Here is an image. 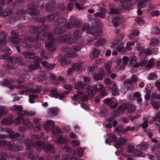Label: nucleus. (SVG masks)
<instances>
[{"instance_id":"3c124183","label":"nucleus","mask_w":160,"mask_h":160,"mask_svg":"<svg viewBox=\"0 0 160 160\" xmlns=\"http://www.w3.org/2000/svg\"><path fill=\"white\" fill-rule=\"evenodd\" d=\"M134 96L137 98V101L138 102H140L142 101V98L141 97V94L138 92H135L134 94Z\"/></svg>"},{"instance_id":"e2e57ef3","label":"nucleus","mask_w":160,"mask_h":160,"mask_svg":"<svg viewBox=\"0 0 160 160\" xmlns=\"http://www.w3.org/2000/svg\"><path fill=\"white\" fill-rule=\"evenodd\" d=\"M152 31L153 33L158 34L160 33V29L158 27H154L152 28Z\"/></svg>"},{"instance_id":"f3484780","label":"nucleus","mask_w":160,"mask_h":160,"mask_svg":"<svg viewBox=\"0 0 160 160\" xmlns=\"http://www.w3.org/2000/svg\"><path fill=\"white\" fill-rule=\"evenodd\" d=\"M74 86L76 89L82 91V90L86 87V84L82 82H78L74 84Z\"/></svg>"},{"instance_id":"393cba45","label":"nucleus","mask_w":160,"mask_h":160,"mask_svg":"<svg viewBox=\"0 0 160 160\" xmlns=\"http://www.w3.org/2000/svg\"><path fill=\"white\" fill-rule=\"evenodd\" d=\"M112 65V62L110 61H108L105 64V69L108 74H111L112 72L111 70Z\"/></svg>"},{"instance_id":"c03bdc74","label":"nucleus","mask_w":160,"mask_h":160,"mask_svg":"<svg viewBox=\"0 0 160 160\" xmlns=\"http://www.w3.org/2000/svg\"><path fill=\"white\" fill-rule=\"evenodd\" d=\"M137 49L139 53L141 54L144 53L145 49L143 47H141V45L140 44H138L137 45Z\"/></svg>"},{"instance_id":"1a4fd4ad","label":"nucleus","mask_w":160,"mask_h":160,"mask_svg":"<svg viewBox=\"0 0 160 160\" xmlns=\"http://www.w3.org/2000/svg\"><path fill=\"white\" fill-rule=\"evenodd\" d=\"M58 38L60 41H66L69 43H72L74 42V40L71 35L69 34L60 36L58 37Z\"/></svg>"},{"instance_id":"bb28decb","label":"nucleus","mask_w":160,"mask_h":160,"mask_svg":"<svg viewBox=\"0 0 160 160\" xmlns=\"http://www.w3.org/2000/svg\"><path fill=\"white\" fill-rule=\"evenodd\" d=\"M86 92L88 93L90 96L91 97L93 96L95 93V90L94 88L91 86H89L86 89Z\"/></svg>"},{"instance_id":"c85d7f7f","label":"nucleus","mask_w":160,"mask_h":160,"mask_svg":"<svg viewBox=\"0 0 160 160\" xmlns=\"http://www.w3.org/2000/svg\"><path fill=\"white\" fill-rule=\"evenodd\" d=\"M82 66V63L80 61H78L77 62L73 63L71 67L74 69H75L76 71L77 70L78 71Z\"/></svg>"},{"instance_id":"79ce46f5","label":"nucleus","mask_w":160,"mask_h":160,"mask_svg":"<svg viewBox=\"0 0 160 160\" xmlns=\"http://www.w3.org/2000/svg\"><path fill=\"white\" fill-rule=\"evenodd\" d=\"M118 44V45H119ZM117 50L121 53L124 54L126 53L127 52V50L122 46H118L117 48Z\"/></svg>"},{"instance_id":"7c9ffc66","label":"nucleus","mask_w":160,"mask_h":160,"mask_svg":"<svg viewBox=\"0 0 160 160\" xmlns=\"http://www.w3.org/2000/svg\"><path fill=\"white\" fill-rule=\"evenodd\" d=\"M28 154L29 157L32 159H35L38 157V154L34 151H30Z\"/></svg>"},{"instance_id":"774afa93","label":"nucleus","mask_w":160,"mask_h":160,"mask_svg":"<svg viewBox=\"0 0 160 160\" xmlns=\"http://www.w3.org/2000/svg\"><path fill=\"white\" fill-rule=\"evenodd\" d=\"M106 42V41L105 39H102L97 42L95 44V45L97 46H102Z\"/></svg>"},{"instance_id":"ea45409f","label":"nucleus","mask_w":160,"mask_h":160,"mask_svg":"<svg viewBox=\"0 0 160 160\" xmlns=\"http://www.w3.org/2000/svg\"><path fill=\"white\" fill-rule=\"evenodd\" d=\"M124 35L122 33L120 35H118L115 36L113 39L115 41L119 43L120 42L123 38Z\"/></svg>"},{"instance_id":"8fccbe9b","label":"nucleus","mask_w":160,"mask_h":160,"mask_svg":"<svg viewBox=\"0 0 160 160\" xmlns=\"http://www.w3.org/2000/svg\"><path fill=\"white\" fill-rule=\"evenodd\" d=\"M50 95L52 97L56 98L58 95V91L56 89H52L50 91Z\"/></svg>"},{"instance_id":"c756f323","label":"nucleus","mask_w":160,"mask_h":160,"mask_svg":"<svg viewBox=\"0 0 160 160\" xmlns=\"http://www.w3.org/2000/svg\"><path fill=\"white\" fill-rule=\"evenodd\" d=\"M94 79L96 80H99L102 79L104 77V73H100V72L95 73L93 75Z\"/></svg>"},{"instance_id":"7ed1b4c3","label":"nucleus","mask_w":160,"mask_h":160,"mask_svg":"<svg viewBox=\"0 0 160 160\" xmlns=\"http://www.w3.org/2000/svg\"><path fill=\"white\" fill-rule=\"evenodd\" d=\"M83 31H87V32L90 33L97 38L98 37H100L101 35V31L98 28V29L93 27L90 29L89 28V25L87 24H85L83 26L82 28Z\"/></svg>"},{"instance_id":"39448f33","label":"nucleus","mask_w":160,"mask_h":160,"mask_svg":"<svg viewBox=\"0 0 160 160\" xmlns=\"http://www.w3.org/2000/svg\"><path fill=\"white\" fill-rule=\"evenodd\" d=\"M104 82L105 84L108 85L109 88L111 90L113 96L118 95L119 94L117 85L114 81H111L109 79L106 78L105 79Z\"/></svg>"},{"instance_id":"cd10ccee","label":"nucleus","mask_w":160,"mask_h":160,"mask_svg":"<svg viewBox=\"0 0 160 160\" xmlns=\"http://www.w3.org/2000/svg\"><path fill=\"white\" fill-rule=\"evenodd\" d=\"M22 53L25 58L32 59L34 58V55L33 53L28 51L23 52Z\"/></svg>"},{"instance_id":"0eeeda50","label":"nucleus","mask_w":160,"mask_h":160,"mask_svg":"<svg viewBox=\"0 0 160 160\" xmlns=\"http://www.w3.org/2000/svg\"><path fill=\"white\" fill-rule=\"evenodd\" d=\"M108 7L109 9V13L111 14H118L120 12L125 10L126 8L123 5L118 6V8L115 7L112 5H110L108 6Z\"/></svg>"},{"instance_id":"72a5a7b5","label":"nucleus","mask_w":160,"mask_h":160,"mask_svg":"<svg viewBox=\"0 0 160 160\" xmlns=\"http://www.w3.org/2000/svg\"><path fill=\"white\" fill-rule=\"evenodd\" d=\"M81 33L78 30H74L73 32V37L75 40H77L80 38Z\"/></svg>"},{"instance_id":"58836bf2","label":"nucleus","mask_w":160,"mask_h":160,"mask_svg":"<svg viewBox=\"0 0 160 160\" xmlns=\"http://www.w3.org/2000/svg\"><path fill=\"white\" fill-rule=\"evenodd\" d=\"M11 109L13 111L21 112L22 110V108L21 106L15 105L11 107Z\"/></svg>"},{"instance_id":"f704fd0d","label":"nucleus","mask_w":160,"mask_h":160,"mask_svg":"<svg viewBox=\"0 0 160 160\" xmlns=\"http://www.w3.org/2000/svg\"><path fill=\"white\" fill-rule=\"evenodd\" d=\"M23 125H26V126H27L29 129L32 128L33 127V124L28 119H25L24 121L23 122Z\"/></svg>"},{"instance_id":"c9c22d12","label":"nucleus","mask_w":160,"mask_h":160,"mask_svg":"<svg viewBox=\"0 0 160 160\" xmlns=\"http://www.w3.org/2000/svg\"><path fill=\"white\" fill-rule=\"evenodd\" d=\"M123 62H122V68L123 70L125 67L126 66L128 63L129 60V58L126 56H124L122 58Z\"/></svg>"},{"instance_id":"e433bc0d","label":"nucleus","mask_w":160,"mask_h":160,"mask_svg":"<svg viewBox=\"0 0 160 160\" xmlns=\"http://www.w3.org/2000/svg\"><path fill=\"white\" fill-rule=\"evenodd\" d=\"M121 59L120 58H118L116 60V68L118 70H122V63H121Z\"/></svg>"},{"instance_id":"13d9d810","label":"nucleus","mask_w":160,"mask_h":160,"mask_svg":"<svg viewBox=\"0 0 160 160\" xmlns=\"http://www.w3.org/2000/svg\"><path fill=\"white\" fill-rule=\"evenodd\" d=\"M38 29V27L33 26L30 28V32L32 33H34L37 32Z\"/></svg>"},{"instance_id":"f8f14e48","label":"nucleus","mask_w":160,"mask_h":160,"mask_svg":"<svg viewBox=\"0 0 160 160\" xmlns=\"http://www.w3.org/2000/svg\"><path fill=\"white\" fill-rule=\"evenodd\" d=\"M40 62L39 60L34 61L33 64L28 65V68L29 71H31L32 70L37 69L40 68Z\"/></svg>"},{"instance_id":"a19ab883","label":"nucleus","mask_w":160,"mask_h":160,"mask_svg":"<svg viewBox=\"0 0 160 160\" xmlns=\"http://www.w3.org/2000/svg\"><path fill=\"white\" fill-rule=\"evenodd\" d=\"M73 24L71 20V19L69 22H67L66 21V25L65 26V32L66 31V29H71L73 28Z\"/></svg>"},{"instance_id":"a211bd4d","label":"nucleus","mask_w":160,"mask_h":160,"mask_svg":"<svg viewBox=\"0 0 160 160\" xmlns=\"http://www.w3.org/2000/svg\"><path fill=\"white\" fill-rule=\"evenodd\" d=\"M6 32L0 31V46L6 43Z\"/></svg>"},{"instance_id":"2eb2a0df","label":"nucleus","mask_w":160,"mask_h":160,"mask_svg":"<svg viewBox=\"0 0 160 160\" xmlns=\"http://www.w3.org/2000/svg\"><path fill=\"white\" fill-rule=\"evenodd\" d=\"M13 81H8L7 79L4 80L2 82V84L3 85L7 86L10 89H13L15 87L13 84Z\"/></svg>"},{"instance_id":"412c9836","label":"nucleus","mask_w":160,"mask_h":160,"mask_svg":"<svg viewBox=\"0 0 160 160\" xmlns=\"http://www.w3.org/2000/svg\"><path fill=\"white\" fill-rule=\"evenodd\" d=\"M18 117L16 118L15 120V123L16 124H18L21 122L23 124V122L25 120L24 118V115L21 112L18 113Z\"/></svg>"},{"instance_id":"dca6fc26","label":"nucleus","mask_w":160,"mask_h":160,"mask_svg":"<svg viewBox=\"0 0 160 160\" xmlns=\"http://www.w3.org/2000/svg\"><path fill=\"white\" fill-rule=\"evenodd\" d=\"M138 78L135 75H133L131 78H128L124 81V83L126 84H133L136 82Z\"/></svg>"},{"instance_id":"4d7b16f0","label":"nucleus","mask_w":160,"mask_h":160,"mask_svg":"<svg viewBox=\"0 0 160 160\" xmlns=\"http://www.w3.org/2000/svg\"><path fill=\"white\" fill-rule=\"evenodd\" d=\"M119 18L118 17H115L113 18L112 20V23L114 25L115 27H117L119 25Z\"/></svg>"},{"instance_id":"423d86ee","label":"nucleus","mask_w":160,"mask_h":160,"mask_svg":"<svg viewBox=\"0 0 160 160\" xmlns=\"http://www.w3.org/2000/svg\"><path fill=\"white\" fill-rule=\"evenodd\" d=\"M77 94L72 98V99L73 100H76L80 98L81 101H82L86 102L88 101L89 98L86 94H84V92L83 91H77Z\"/></svg>"},{"instance_id":"a18cd8bd","label":"nucleus","mask_w":160,"mask_h":160,"mask_svg":"<svg viewBox=\"0 0 160 160\" xmlns=\"http://www.w3.org/2000/svg\"><path fill=\"white\" fill-rule=\"evenodd\" d=\"M8 112V110L5 107H0V118L1 115L6 114Z\"/></svg>"},{"instance_id":"b1692460","label":"nucleus","mask_w":160,"mask_h":160,"mask_svg":"<svg viewBox=\"0 0 160 160\" xmlns=\"http://www.w3.org/2000/svg\"><path fill=\"white\" fill-rule=\"evenodd\" d=\"M41 87V86H38V88L37 89L36 87H34L32 86H30V88L28 87L27 88H28L26 89V92H36L40 91Z\"/></svg>"},{"instance_id":"f03ea898","label":"nucleus","mask_w":160,"mask_h":160,"mask_svg":"<svg viewBox=\"0 0 160 160\" xmlns=\"http://www.w3.org/2000/svg\"><path fill=\"white\" fill-rule=\"evenodd\" d=\"M0 144L9 151L17 152L22 151L23 149V147L22 146L14 145L11 144L10 142L5 141H1L0 142Z\"/></svg>"},{"instance_id":"338daca9","label":"nucleus","mask_w":160,"mask_h":160,"mask_svg":"<svg viewBox=\"0 0 160 160\" xmlns=\"http://www.w3.org/2000/svg\"><path fill=\"white\" fill-rule=\"evenodd\" d=\"M26 12L23 10L18 9L17 10V14L18 17H17L19 19L21 17L22 15H24L26 14Z\"/></svg>"},{"instance_id":"5fc2aeb1","label":"nucleus","mask_w":160,"mask_h":160,"mask_svg":"<svg viewBox=\"0 0 160 160\" xmlns=\"http://www.w3.org/2000/svg\"><path fill=\"white\" fill-rule=\"evenodd\" d=\"M135 21L140 25H143L144 24V21L143 19L141 17H138L136 18Z\"/></svg>"},{"instance_id":"0e129e2a","label":"nucleus","mask_w":160,"mask_h":160,"mask_svg":"<svg viewBox=\"0 0 160 160\" xmlns=\"http://www.w3.org/2000/svg\"><path fill=\"white\" fill-rule=\"evenodd\" d=\"M94 89L95 91H97L101 90H102L103 88V85L100 84H98V85H94Z\"/></svg>"},{"instance_id":"473e14b6","label":"nucleus","mask_w":160,"mask_h":160,"mask_svg":"<svg viewBox=\"0 0 160 160\" xmlns=\"http://www.w3.org/2000/svg\"><path fill=\"white\" fill-rule=\"evenodd\" d=\"M71 19L73 23V27L78 28L81 26V23L78 20L74 18H71Z\"/></svg>"},{"instance_id":"aec40b11","label":"nucleus","mask_w":160,"mask_h":160,"mask_svg":"<svg viewBox=\"0 0 160 160\" xmlns=\"http://www.w3.org/2000/svg\"><path fill=\"white\" fill-rule=\"evenodd\" d=\"M48 114L50 115L55 116L58 113V110L56 108H51L48 109Z\"/></svg>"},{"instance_id":"6ab92c4d","label":"nucleus","mask_w":160,"mask_h":160,"mask_svg":"<svg viewBox=\"0 0 160 160\" xmlns=\"http://www.w3.org/2000/svg\"><path fill=\"white\" fill-rule=\"evenodd\" d=\"M127 141V140L124 138H121L119 141L116 142L114 146L117 148H121L123 146Z\"/></svg>"},{"instance_id":"69168bd1","label":"nucleus","mask_w":160,"mask_h":160,"mask_svg":"<svg viewBox=\"0 0 160 160\" xmlns=\"http://www.w3.org/2000/svg\"><path fill=\"white\" fill-rule=\"evenodd\" d=\"M113 120L111 118H109L107 120L108 123L106 124V127L109 128H112V123Z\"/></svg>"},{"instance_id":"a878e982","label":"nucleus","mask_w":160,"mask_h":160,"mask_svg":"<svg viewBox=\"0 0 160 160\" xmlns=\"http://www.w3.org/2000/svg\"><path fill=\"white\" fill-rule=\"evenodd\" d=\"M46 32L45 31H43L42 32H39L36 36L35 39L36 40H43L46 38Z\"/></svg>"},{"instance_id":"49530a36","label":"nucleus","mask_w":160,"mask_h":160,"mask_svg":"<svg viewBox=\"0 0 160 160\" xmlns=\"http://www.w3.org/2000/svg\"><path fill=\"white\" fill-rule=\"evenodd\" d=\"M36 144L37 147V149L38 151L42 148L44 149L46 145L43 142H38Z\"/></svg>"},{"instance_id":"20e7f679","label":"nucleus","mask_w":160,"mask_h":160,"mask_svg":"<svg viewBox=\"0 0 160 160\" xmlns=\"http://www.w3.org/2000/svg\"><path fill=\"white\" fill-rule=\"evenodd\" d=\"M48 40L45 43V46L49 51L52 52L55 50L56 48L55 45L53 43L54 38L53 34L52 33L48 34Z\"/></svg>"},{"instance_id":"2f4dec72","label":"nucleus","mask_w":160,"mask_h":160,"mask_svg":"<svg viewBox=\"0 0 160 160\" xmlns=\"http://www.w3.org/2000/svg\"><path fill=\"white\" fill-rule=\"evenodd\" d=\"M127 111L128 113H131L134 112L136 108L135 106L133 105H129L127 107Z\"/></svg>"},{"instance_id":"603ef678","label":"nucleus","mask_w":160,"mask_h":160,"mask_svg":"<svg viewBox=\"0 0 160 160\" xmlns=\"http://www.w3.org/2000/svg\"><path fill=\"white\" fill-rule=\"evenodd\" d=\"M153 120L154 121V118H153L150 117H146L143 119V121H146L148 122V123H149L150 124H151L153 123Z\"/></svg>"},{"instance_id":"4c0bfd02","label":"nucleus","mask_w":160,"mask_h":160,"mask_svg":"<svg viewBox=\"0 0 160 160\" xmlns=\"http://www.w3.org/2000/svg\"><path fill=\"white\" fill-rule=\"evenodd\" d=\"M103 102L110 107L114 103V101L112 100V98H107L103 100Z\"/></svg>"},{"instance_id":"4be33fe9","label":"nucleus","mask_w":160,"mask_h":160,"mask_svg":"<svg viewBox=\"0 0 160 160\" xmlns=\"http://www.w3.org/2000/svg\"><path fill=\"white\" fill-rule=\"evenodd\" d=\"M155 61L153 58H151L148 61L147 65L145 66V68L147 70H149L152 67H153L155 65Z\"/></svg>"},{"instance_id":"9b49d317","label":"nucleus","mask_w":160,"mask_h":160,"mask_svg":"<svg viewBox=\"0 0 160 160\" xmlns=\"http://www.w3.org/2000/svg\"><path fill=\"white\" fill-rule=\"evenodd\" d=\"M43 150L45 152L53 153L55 152V148L52 145L47 143L45 146Z\"/></svg>"},{"instance_id":"6e6552de","label":"nucleus","mask_w":160,"mask_h":160,"mask_svg":"<svg viewBox=\"0 0 160 160\" xmlns=\"http://www.w3.org/2000/svg\"><path fill=\"white\" fill-rule=\"evenodd\" d=\"M29 8L27 9V12L31 16H38L39 14V11L36 9L38 5L34 4L33 3L29 6Z\"/></svg>"},{"instance_id":"052dcab7","label":"nucleus","mask_w":160,"mask_h":160,"mask_svg":"<svg viewBox=\"0 0 160 160\" xmlns=\"http://www.w3.org/2000/svg\"><path fill=\"white\" fill-rule=\"evenodd\" d=\"M132 65V72L135 73L137 71V69L139 67V65L138 62L134 63L133 64H131Z\"/></svg>"},{"instance_id":"4468645a","label":"nucleus","mask_w":160,"mask_h":160,"mask_svg":"<svg viewBox=\"0 0 160 160\" xmlns=\"http://www.w3.org/2000/svg\"><path fill=\"white\" fill-rule=\"evenodd\" d=\"M62 50L63 52H66V53L65 54V56L66 58H73L76 56L75 54L70 53L71 49L69 47L63 48L62 49Z\"/></svg>"},{"instance_id":"864d4df0","label":"nucleus","mask_w":160,"mask_h":160,"mask_svg":"<svg viewBox=\"0 0 160 160\" xmlns=\"http://www.w3.org/2000/svg\"><path fill=\"white\" fill-rule=\"evenodd\" d=\"M80 143L79 140H73L72 141L71 144L72 146L75 147L79 146Z\"/></svg>"},{"instance_id":"5701e85b","label":"nucleus","mask_w":160,"mask_h":160,"mask_svg":"<svg viewBox=\"0 0 160 160\" xmlns=\"http://www.w3.org/2000/svg\"><path fill=\"white\" fill-rule=\"evenodd\" d=\"M149 147V144L147 142H145L142 144L138 145L136 146L137 149L140 150H144L148 148Z\"/></svg>"},{"instance_id":"f257e3e1","label":"nucleus","mask_w":160,"mask_h":160,"mask_svg":"<svg viewBox=\"0 0 160 160\" xmlns=\"http://www.w3.org/2000/svg\"><path fill=\"white\" fill-rule=\"evenodd\" d=\"M66 20L63 17L58 18L54 21L53 27L54 29L53 32L56 34H60L65 32V26L66 25Z\"/></svg>"},{"instance_id":"6e6d98bb","label":"nucleus","mask_w":160,"mask_h":160,"mask_svg":"<svg viewBox=\"0 0 160 160\" xmlns=\"http://www.w3.org/2000/svg\"><path fill=\"white\" fill-rule=\"evenodd\" d=\"M41 56L42 58L48 59L49 57L48 56V54L46 53V52L45 51H43L40 53Z\"/></svg>"},{"instance_id":"ddd939ff","label":"nucleus","mask_w":160,"mask_h":160,"mask_svg":"<svg viewBox=\"0 0 160 160\" xmlns=\"http://www.w3.org/2000/svg\"><path fill=\"white\" fill-rule=\"evenodd\" d=\"M13 122V118L12 116H9L3 118L2 122V123L4 125H11Z\"/></svg>"},{"instance_id":"de8ad7c7","label":"nucleus","mask_w":160,"mask_h":160,"mask_svg":"<svg viewBox=\"0 0 160 160\" xmlns=\"http://www.w3.org/2000/svg\"><path fill=\"white\" fill-rule=\"evenodd\" d=\"M12 12V10L11 9L5 10L2 12V17H6L9 15Z\"/></svg>"},{"instance_id":"9d476101","label":"nucleus","mask_w":160,"mask_h":160,"mask_svg":"<svg viewBox=\"0 0 160 160\" xmlns=\"http://www.w3.org/2000/svg\"><path fill=\"white\" fill-rule=\"evenodd\" d=\"M56 5V3L55 1L50 0L46 4L45 8L48 11H52L55 8Z\"/></svg>"},{"instance_id":"bf43d9fd","label":"nucleus","mask_w":160,"mask_h":160,"mask_svg":"<svg viewBox=\"0 0 160 160\" xmlns=\"http://www.w3.org/2000/svg\"><path fill=\"white\" fill-rule=\"evenodd\" d=\"M55 18V16L53 14H50L46 16V18H47V21L50 22L53 21L54 20Z\"/></svg>"},{"instance_id":"37998d69","label":"nucleus","mask_w":160,"mask_h":160,"mask_svg":"<svg viewBox=\"0 0 160 160\" xmlns=\"http://www.w3.org/2000/svg\"><path fill=\"white\" fill-rule=\"evenodd\" d=\"M22 39L25 41L30 42H34L35 40H36V39H35V38L33 39V38L29 37H26L24 35H23L22 37L21 40Z\"/></svg>"},{"instance_id":"09e8293b","label":"nucleus","mask_w":160,"mask_h":160,"mask_svg":"<svg viewBox=\"0 0 160 160\" xmlns=\"http://www.w3.org/2000/svg\"><path fill=\"white\" fill-rule=\"evenodd\" d=\"M58 59L61 61V65H63L64 64H66L67 62V60H66L64 57H62L60 55L58 57Z\"/></svg>"},{"instance_id":"680f3d73","label":"nucleus","mask_w":160,"mask_h":160,"mask_svg":"<svg viewBox=\"0 0 160 160\" xmlns=\"http://www.w3.org/2000/svg\"><path fill=\"white\" fill-rule=\"evenodd\" d=\"M1 50L4 52H6V53H7L8 55V53H10L11 51L9 47L6 46H3L1 48Z\"/></svg>"}]
</instances>
